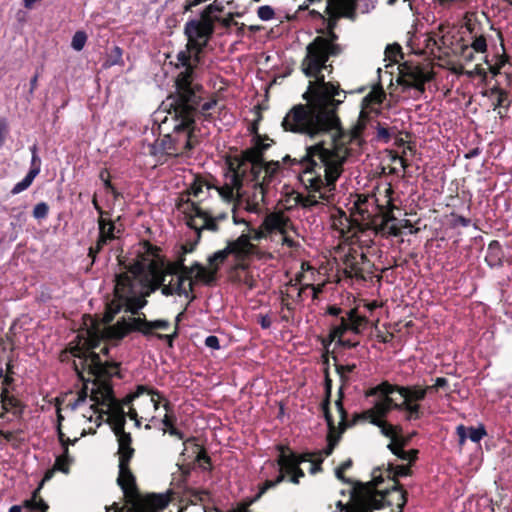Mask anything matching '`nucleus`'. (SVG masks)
Segmentation results:
<instances>
[{"mask_svg": "<svg viewBox=\"0 0 512 512\" xmlns=\"http://www.w3.org/2000/svg\"><path fill=\"white\" fill-rule=\"evenodd\" d=\"M70 353L79 359L78 362L74 361L73 366L77 376L83 381V388L75 401L68 406L74 410L85 402L88 396L87 383L91 382L90 399L93 401L91 409L98 414L97 427L101 426L104 415H107L105 422L111 426V429L125 427L127 412L115 397L111 382L113 376L120 377V364L114 361L103 362L100 355L93 349H84L80 345L72 347Z\"/></svg>", "mask_w": 512, "mask_h": 512, "instance_id": "1", "label": "nucleus"}, {"mask_svg": "<svg viewBox=\"0 0 512 512\" xmlns=\"http://www.w3.org/2000/svg\"><path fill=\"white\" fill-rule=\"evenodd\" d=\"M330 146L326 147L324 141L306 147V153L301 158H292L286 155L283 163L290 168L297 167L300 181L312 192H320L323 187L328 191L335 189V182L343 171V164L350 155L348 145L355 143L340 123L328 133Z\"/></svg>", "mask_w": 512, "mask_h": 512, "instance_id": "2", "label": "nucleus"}, {"mask_svg": "<svg viewBox=\"0 0 512 512\" xmlns=\"http://www.w3.org/2000/svg\"><path fill=\"white\" fill-rule=\"evenodd\" d=\"M339 85L328 82L324 89H317L310 104L293 106L281 123L284 131L308 135L315 138L326 134L339 124L336 106L342 101Z\"/></svg>", "mask_w": 512, "mask_h": 512, "instance_id": "3", "label": "nucleus"}, {"mask_svg": "<svg viewBox=\"0 0 512 512\" xmlns=\"http://www.w3.org/2000/svg\"><path fill=\"white\" fill-rule=\"evenodd\" d=\"M148 304L146 299L138 297L135 284V276H130L127 272L117 274L115 276V286L113 291V298L107 302L103 322L107 327L100 331L98 324L94 323L93 327L87 329V338L81 347L84 349H95L99 346L101 340L106 338L110 340L106 334V329L111 326L110 324L115 316L122 310L130 312L132 315H138L139 311Z\"/></svg>", "mask_w": 512, "mask_h": 512, "instance_id": "4", "label": "nucleus"}, {"mask_svg": "<svg viewBox=\"0 0 512 512\" xmlns=\"http://www.w3.org/2000/svg\"><path fill=\"white\" fill-rule=\"evenodd\" d=\"M169 114L173 115L175 125L172 135H166L161 140V147L169 156H183L193 149V131L195 125L196 108L194 104L186 100H166Z\"/></svg>", "mask_w": 512, "mask_h": 512, "instance_id": "5", "label": "nucleus"}, {"mask_svg": "<svg viewBox=\"0 0 512 512\" xmlns=\"http://www.w3.org/2000/svg\"><path fill=\"white\" fill-rule=\"evenodd\" d=\"M184 312H180L174 320L171 333H159L157 331H169L171 323L167 319L148 320L144 313L138 317H121L114 325L109 326L105 334L110 340L120 341L132 332L141 333L147 339L155 337L166 342L168 347L174 346V341L179 336L180 322Z\"/></svg>", "mask_w": 512, "mask_h": 512, "instance_id": "6", "label": "nucleus"}, {"mask_svg": "<svg viewBox=\"0 0 512 512\" xmlns=\"http://www.w3.org/2000/svg\"><path fill=\"white\" fill-rule=\"evenodd\" d=\"M384 483V475L382 468L377 467L372 472V480L367 483H357V487L367 497V501L371 506L396 507L397 512H403V508L407 503V492L400 484L399 480H394V484L390 487L381 488Z\"/></svg>", "mask_w": 512, "mask_h": 512, "instance_id": "7", "label": "nucleus"}, {"mask_svg": "<svg viewBox=\"0 0 512 512\" xmlns=\"http://www.w3.org/2000/svg\"><path fill=\"white\" fill-rule=\"evenodd\" d=\"M176 68H184L175 80L176 91L171 94L167 99L192 102L199 104L201 99L202 85L193 83V67L191 66V52L185 45V49L180 50L177 55Z\"/></svg>", "mask_w": 512, "mask_h": 512, "instance_id": "8", "label": "nucleus"}, {"mask_svg": "<svg viewBox=\"0 0 512 512\" xmlns=\"http://www.w3.org/2000/svg\"><path fill=\"white\" fill-rule=\"evenodd\" d=\"M177 209L183 212L187 226L196 231L198 239H200L203 230L218 232L219 222L228 219L227 212L214 215L210 211L204 210L198 202L189 198L184 199V197L178 202Z\"/></svg>", "mask_w": 512, "mask_h": 512, "instance_id": "9", "label": "nucleus"}, {"mask_svg": "<svg viewBox=\"0 0 512 512\" xmlns=\"http://www.w3.org/2000/svg\"><path fill=\"white\" fill-rule=\"evenodd\" d=\"M273 143L262 141L252 142V146L241 152L240 155L228 160V170H236L249 180L261 177L265 167V152Z\"/></svg>", "mask_w": 512, "mask_h": 512, "instance_id": "10", "label": "nucleus"}, {"mask_svg": "<svg viewBox=\"0 0 512 512\" xmlns=\"http://www.w3.org/2000/svg\"><path fill=\"white\" fill-rule=\"evenodd\" d=\"M332 217L333 227L340 232L345 241H349L350 244H359L360 248L370 247L372 240L362 239V237L368 233L371 223L361 222L353 214L347 215L342 209H337Z\"/></svg>", "mask_w": 512, "mask_h": 512, "instance_id": "11", "label": "nucleus"}, {"mask_svg": "<svg viewBox=\"0 0 512 512\" xmlns=\"http://www.w3.org/2000/svg\"><path fill=\"white\" fill-rule=\"evenodd\" d=\"M369 319L360 315L358 308H351L346 311V316H342L339 324L333 325L330 329V341H336L337 345L344 348H355L359 342H353L350 339H343L346 332L351 331L354 334H361L367 327Z\"/></svg>", "mask_w": 512, "mask_h": 512, "instance_id": "12", "label": "nucleus"}, {"mask_svg": "<svg viewBox=\"0 0 512 512\" xmlns=\"http://www.w3.org/2000/svg\"><path fill=\"white\" fill-rule=\"evenodd\" d=\"M338 39L334 30L327 31V37L317 36L306 47L309 68L318 69L321 63L329 61L331 56H338L342 48L336 43Z\"/></svg>", "mask_w": 512, "mask_h": 512, "instance_id": "13", "label": "nucleus"}, {"mask_svg": "<svg viewBox=\"0 0 512 512\" xmlns=\"http://www.w3.org/2000/svg\"><path fill=\"white\" fill-rule=\"evenodd\" d=\"M267 187L264 181H260V177L245 181L240 194H238V207H243L249 213H261V205L264 203Z\"/></svg>", "mask_w": 512, "mask_h": 512, "instance_id": "14", "label": "nucleus"}, {"mask_svg": "<svg viewBox=\"0 0 512 512\" xmlns=\"http://www.w3.org/2000/svg\"><path fill=\"white\" fill-rule=\"evenodd\" d=\"M227 182L220 186H212L213 189H216L223 200L228 203H233L232 207V219L234 224L238 225L240 223H246L244 218H240L237 215L238 210V194H240L241 189L243 188L245 181L248 179L241 175L236 170H229L226 174Z\"/></svg>", "mask_w": 512, "mask_h": 512, "instance_id": "15", "label": "nucleus"}, {"mask_svg": "<svg viewBox=\"0 0 512 512\" xmlns=\"http://www.w3.org/2000/svg\"><path fill=\"white\" fill-rule=\"evenodd\" d=\"M343 263L345 265L346 275L357 279H365L364 274L372 273L374 268V264L369 260L367 255L354 247L349 248Z\"/></svg>", "mask_w": 512, "mask_h": 512, "instance_id": "16", "label": "nucleus"}, {"mask_svg": "<svg viewBox=\"0 0 512 512\" xmlns=\"http://www.w3.org/2000/svg\"><path fill=\"white\" fill-rule=\"evenodd\" d=\"M433 78L432 71H426L420 65L405 63L400 70L398 82L400 85L415 88L420 92L425 91V84Z\"/></svg>", "mask_w": 512, "mask_h": 512, "instance_id": "17", "label": "nucleus"}, {"mask_svg": "<svg viewBox=\"0 0 512 512\" xmlns=\"http://www.w3.org/2000/svg\"><path fill=\"white\" fill-rule=\"evenodd\" d=\"M227 248L236 260L235 269H246L245 261L253 256L260 258L259 247L248 241L247 235L242 233L237 239L227 241Z\"/></svg>", "mask_w": 512, "mask_h": 512, "instance_id": "18", "label": "nucleus"}, {"mask_svg": "<svg viewBox=\"0 0 512 512\" xmlns=\"http://www.w3.org/2000/svg\"><path fill=\"white\" fill-rule=\"evenodd\" d=\"M98 238L96 240L95 245L90 246L88 250V257L92 259V264L95 262L97 255L102 251L104 246H106L112 240L117 239L118 234L121 232L119 228L116 227V222L113 221L110 216L98 217Z\"/></svg>", "mask_w": 512, "mask_h": 512, "instance_id": "19", "label": "nucleus"}, {"mask_svg": "<svg viewBox=\"0 0 512 512\" xmlns=\"http://www.w3.org/2000/svg\"><path fill=\"white\" fill-rule=\"evenodd\" d=\"M328 61H324L321 63L318 69H310L309 64H307V54L301 61V71L306 77L314 78V82H310L309 89L303 94V99L307 101L306 104H310V101L314 99V93L317 89H324L328 82L325 81V76L322 73L323 70L329 69V72L333 70V66L331 64H327Z\"/></svg>", "mask_w": 512, "mask_h": 512, "instance_id": "20", "label": "nucleus"}, {"mask_svg": "<svg viewBox=\"0 0 512 512\" xmlns=\"http://www.w3.org/2000/svg\"><path fill=\"white\" fill-rule=\"evenodd\" d=\"M380 209V213L376 215V218L373 221H370L371 228H369L368 232L373 235L381 234L382 236H400L402 231L400 227L396 224H390L396 220L392 208L383 210L382 207L377 206Z\"/></svg>", "mask_w": 512, "mask_h": 512, "instance_id": "21", "label": "nucleus"}, {"mask_svg": "<svg viewBox=\"0 0 512 512\" xmlns=\"http://www.w3.org/2000/svg\"><path fill=\"white\" fill-rule=\"evenodd\" d=\"M163 408L166 411L164 417L161 420V423L163 425V434H169L170 436H173L179 440H183L184 444L188 442H194L196 440L195 437H190L185 440L184 432L177 428L176 423L178 419L173 411V406L169 400H165V403H163Z\"/></svg>", "mask_w": 512, "mask_h": 512, "instance_id": "22", "label": "nucleus"}, {"mask_svg": "<svg viewBox=\"0 0 512 512\" xmlns=\"http://www.w3.org/2000/svg\"><path fill=\"white\" fill-rule=\"evenodd\" d=\"M117 484L122 489L126 502L129 505L133 500H135L136 496H139L140 491L136 484V478L130 467H119Z\"/></svg>", "mask_w": 512, "mask_h": 512, "instance_id": "23", "label": "nucleus"}, {"mask_svg": "<svg viewBox=\"0 0 512 512\" xmlns=\"http://www.w3.org/2000/svg\"><path fill=\"white\" fill-rule=\"evenodd\" d=\"M412 438L411 436H403L402 433L394 439V441H391L387 448L399 459L406 460L411 465L414 463L418 458L419 451L417 449H411L409 451H405L404 448L410 443Z\"/></svg>", "mask_w": 512, "mask_h": 512, "instance_id": "24", "label": "nucleus"}, {"mask_svg": "<svg viewBox=\"0 0 512 512\" xmlns=\"http://www.w3.org/2000/svg\"><path fill=\"white\" fill-rule=\"evenodd\" d=\"M483 95L488 97H495L496 99L493 102L494 110L497 108L499 109L498 114L500 118L506 116L511 105L508 91L502 89L499 85H495L489 90H486Z\"/></svg>", "mask_w": 512, "mask_h": 512, "instance_id": "25", "label": "nucleus"}, {"mask_svg": "<svg viewBox=\"0 0 512 512\" xmlns=\"http://www.w3.org/2000/svg\"><path fill=\"white\" fill-rule=\"evenodd\" d=\"M214 31L200 24L196 19L186 22L184 26V34L187 40L194 41H210L214 35Z\"/></svg>", "mask_w": 512, "mask_h": 512, "instance_id": "26", "label": "nucleus"}, {"mask_svg": "<svg viewBox=\"0 0 512 512\" xmlns=\"http://www.w3.org/2000/svg\"><path fill=\"white\" fill-rule=\"evenodd\" d=\"M0 407L5 410V412H10L15 417H21L24 412L25 405L19 398L13 395L12 392H9L6 389H1Z\"/></svg>", "mask_w": 512, "mask_h": 512, "instance_id": "27", "label": "nucleus"}, {"mask_svg": "<svg viewBox=\"0 0 512 512\" xmlns=\"http://www.w3.org/2000/svg\"><path fill=\"white\" fill-rule=\"evenodd\" d=\"M279 455L277 458V464L280 467V472L291 473L298 465L300 461L297 458V453L292 451L288 446H278Z\"/></svg>", "mask_w": 512, "mask_h": 512, "instance_id": "28", "label": "nucleus"}, {"mask_svg": "<svg viewBox=\"0 0 512 512\" xmlns=\"http://www.w3.org/2000/svg\"><path fill=\"white\" fill-rule=\"evenodd\" d=\"M456 433L458 435V444L460 447L465 444L468 437L472 442L478 443L487 435V431L482 424L478 427L469 428L460 424L456 427Z\"/></svg>", "mask_w": 512, "mask_h": 512, "instance_id": "29", "label": "nucleus"}, {"mask_svg": "<svg viewBox=\"0 0 512 512\" xmlns=\"http://www.w3.org/2000/svg\"><path fill=\"white\" fill-rule=\"evenodd\" d=\"M357 0H327L326 10L339 14L344 18L354 19Z\"/></svg>", "mask_w": 512, "mask_h": 512, "instance_id": "30", "label": "nucleus"}, {"mask_svg": "<svg viewBox=\"0 0 512 512\" xmlns=\"http://www.w3.org/2000/svg\"><path fill=\"white\" fill-rule=\"evenodd\" d=\"M485 262L490 268H501L504 265V251L498 240H492L485 255Z\"/></svg>", "mask_w": 512, "mask_h": 512, "instance_id": "31", "label": "nucleus"}, {"mask_svg": "<svg viewBox=\"0 0 512 512\" xmlns=\"http://www.w3.org/2000/svg\"><path fill=\"white\" fill-rule=\"evenodd\" d=\"M261 224L262 228L265 229L268 234L274 231L284 233L289 224V219L282 213H270L264 218Z\"/></svg>", "mask_w": 512, "mask_h": 512, "instance_id": "32", "label": "nucleus"}, {"mask_svg": "<svg viewBox=\"0 0 512 512\" xmlns=\"http://www.w3.org/2000/svg\"><path fill=\"white\" fill-rule=\"evenodd\" d=\"M428 392L429 388H423L421 385H399L398 388V394L403 399L402 401H412L416 403L423 401Z\"/></svg>", "mask_w": 512, "mask_h": 512, "instance_id": "33", "label": "nucleus"}, {"mask_svg": "<svg viewBox=\"0 0 512 512\" xmlns=\"http://www.w3.org/2000/svg\"><path fill=\"white\" fill-rule=\"evenodd\" d=\"M189 268H192V278L194 284L196 282H202L206 285H211L216 281L217 272L210 266L209 268H206L199 262H195L189 266Z\"/></svg>", "mask_w": 512, "mask_h": 512, "instance_id": "34", "label": "nucleus"}, {"mask_svg": "<svg viewBox=\"0 0 512 512\" xmlns=\"http://www.w3.org/2000/svg\"><path fill=\"white\" fill-rule=\"evenodd\" d=\"M204 188H206V190L209 191L210 189H212V185L208 184L202 177L195 176L189 188L180 194L176 202V205L178 204L182 197H184V199L189 198L191 200V196L198 199L196 202L200 204V202L202 201L201 194L204 192Z\"/></svg>", "mask_w": 512, "mask_h": 512, "instance_id": "35", "label": "nucleus"}, {"mask_svg": "<svg viewBox=\"0 0 512 512\" xmlns=\"http://www.w3.org/2000/svg\"><path fill=\"white\" fill-rule=\"evenodd\" d=\"M165 277H179L182 274L192 275V268L185 265V256L181 255L176 261H166L163 259Z\"/></svg>", "mask_w": 512, "mask_h": 512, "instance_id": "36", "label": "nucleus"}, {"mask_svg": "<svg viewBox=\"0 0 512 512\" xmlns=\"http://www.w3.org/2000/svg\"><path fill=\"white\" fill-rule=\"evenodd\" d=\"M399 385L392 384L387 380L365 391V397H379L380 399L393 398V393H398Z\"/></svg>", "mask_w": 512, "mask_h": 512, "instance_id": "37", "label": "nucleus"}, {"mask_svg": "<svg viewBox=\"0 0 512 512\" xmlns=\"http://www.w3.org/2000/svg\"><path fill=\"white\" fill-rule=\"evenodd\" d=\"M324 399L321 403V409L324 414L326 423L331 424V418H333L330 411L331 396H332V379L329 374V367L324 369Z\"/></svg>", "mask_w": 512, "mask_h": 512, "instance_id": "38", "label": "nucleus"}, {"mask_svg": "<svg viewBox=\"0 0 512 512\" xmlns=\"http://www.w3.org/2000/svg\"><path fill=\"white\" fill-rule=\"evenodd\" d=\"M145 280H150L154 283H159L162 286H165V274L163 267V259L158 260H150L147 264V271L144 277Z\"/></svg>", "mask_w": 512, "mask_h": 512, "instance_id": "39", "label": "nucleus"}, {"mask_svg": "<svg viewBox=\"0 0 512 512\" xmlns=\"http://www.w3.org/2000/svg\"><path fill=\"white\" fill-rule=\"evenodd\" d=\"M352 498L353 506L350 512H373L374 510H379V506H371L369 504L367 497H364L357 485L352 490Z\"/></svg>", "mask_w": 512, "mask_h": 512, "instance_id": "40", "label": "nucleus"}, {"mask_svg": "<svg viewBox=\"0 0 512 512\" xmlns=\"http://www.w3.org/2000/svg\"><path fill=\"white\" fill-rule=\"evenodd\" d=\"M397 411L404 412L407 421L419 420L423 416L421 404L412 401L398 402Z\"/></svg>", "mask_w": 512, "mask_h": 512, "instance_id": "41", "label": "nucleus"}, {"mask_svg": "<svg viewBox=\"0 0 512 512\" xmlns=\"http://www.w3.org/2000/svg\"><path fill=\"white\" fill-rule=\"evenodd\" d=\"M328 433H327V446L319 453L321 456L324 454L325 456H330L335 447L338 445L341 440L342 434L339 433L336 429L334 418H331V424L327 423Z\"/></svg>", "mask_w": 512, "mask_h": 512, "instance_id": "42", "label": "nucleus"}, {"mask_svg": "<svg viewBox=\"0 0 512 512\" xmlns=\"http://www.w3.org/2000/svg\"><path fill=\"white\" fill-rule=\"evenodd\" d=\"M368 198L364 195L358 196V199L354 202L352 213L354 216L357 214L360 216L361 222H370L376 218V215H372L368 210Z\"/></svg>", "mask_w": 512, "mask_h": 512, "instance_id": "43", "label": "nucleus"}, {"mask_svg": "<svg viewBox=\"0 0 512 512\" xmlns=\"http://www.w3.org/2000/svg\"><path fill=\"white\" fill-rule=\"evenodd\" d=\"M190 279H193L192 275L182 274V276L176 277L175 283H173V280H171L168 284L163 286L162 295L169 297L184 293V289L186 288L184 283L186 281L190 282Z\"/></svg>", "mask_w": 512, "mask_h": 512, "instance_id": "44", "label": "nucleus"}, {"mask_svg": "<svg viewBox=\"0 0 512 512\" xmlns=\"http://www.w3.org/2000/svg\"><path fill=\"white\" fill-rule=\"evenodd\" d=\"M386 98V93L380 83L372 88V90L363 98V108H372L374 105H381Z\"/></svg>", "mask_w": 512, "mask_h": 512, "instance_id": "45", "label": "nucleus"}, {"mask_svg": "<svg viewBox=\"0 0 512 512\" xmlns=\"http://www.w3.org/2000/svg\"><path fill=\"white\" fill-rule=\"evenodd\" d=\"M40 489L41 485L35 489L32 493L30 499H26L23 502V507L30 511H39L43 512L44 510H48V504L40 497Z\"/></svg>", "mask_w": 512, "mask_h": 512, "instance_id": "46", "label": "nucleus"}, {"mask_svg": "<svg viewBox=\"0 0 512 512\" xmlns=\"http://www.w3.org/2000/svg\"><path fill=\"white\" fill-rule=\"evenodd\" d=\"M398 402L394 398L379 399L373 405L378 417L385 420L388 414L395 410L397 411Z\"/></svg>", "mask_w": 512, "mask_h": 512, "instance_id": "47", "label": "nucleus"}, {"mask_svg": "<svg viewBox=\"0 0 512 512\" xmlns=\"http://www.w3.org/2000/svg\"><path fill=\"white\" fill-rule=\"evenodd\" d=\"M470 47L478 53H484L487 50V41L484 35L475 36L471 45H463L462 46V55L466 58V60L471 61L473 59L472 52H469Z\"/></svg>", "mask_w": 512, "mask_h": 512, "instance_id": "48", "label": "nucleus"}, {"mask_svg": "<svg viewBox=\"0 0 512 512\" xmlns=\"http://www.w3.org/2000/svg\"><path fill=\"white\" fill-rule=\"evenodd\" d=\"M292 288L296 291V296H294L292 293L288 291L281 293V307L282 309H286L290 313H293L295 310L293 302L302 301V293L304 291V288H298L296 287V285H292Z\"/></svg>", "mask_w": 512, "mask_h": 512, "instance_id": "49", "label": "nucleus"}, {"mask_svg": "<svg viewBox=\"0 0 512 512\" xmlns=\"http://www.w3.org/2000/svg\"><path fill=\"white\" fill-rule=\"evenodd\" d=\"M385 473L387 474L388 480L394 484V480H398V477L410 476L412 470L410 465H394L389 463L388 467L385 469Z\"/></svg>", "mask_w": 512, "mask_h": 512, "instance_id": "50", "label": "nucleus"}, {"mask_svg": "<svg viewBox=\"0 0 512 512\" xmlns=\"http://www.w3.org/2000/svg\"><path fill=\"white\" fill-rule=\"evenodd\" d=\"M144 393H152V394H156V392H153L151 389H150V386H147V385H137L136 386V389L134 392H131L129 394H127L124 398H122L121 400H119V403L121 404V406L124 408L125 406H127L128 408L130 406H133L132 405V402L140 397L141 395H144Z\"/></svg>", "mask_w": 512, "mask_h": 512, "instance_id": "51", "label": "nucleus"}, {"mask_svg": "<svg viewBox=\"0 0 512 512\" xmlns=\"http://www.w3.org/2000/svg\"><path fill=\"white\" fill-rule=\"evenodd\" d=\"M377 427L380 429L381 434L389 438L391 441H394V439L402 433V427L400 425H393L383 419Z\"/></svg>", "mask_w": 512, "mask_h": 512, "instance_id": "52", "label": "nucleus"}, {"mask_svg": "<svg viewBox=\"0 0 512 512\" xmlns=\"http://www.w3.org/2000/svg\"><path fill=\"white\" fill-rule=\"evenodd\" d=\"M335 406L340 417V421L338 426H336V429L339 433H344L349 427L354 425L353 419L351 421L348 420V412L344 408L343 402L335 401Z\"/></svg>", "mask_w": 512, "mask_h": 512, "instance_id": "53", "label": "nucleus"}, {"mask_svg": "<svg viewBox=\"0 0 512 512\" xmlns=\"http://www.w3.org/2000/svg\"><path fill=\"white\" fill-rule=\"evenodd\" d=\"M229 255H231V253L226 246L224 249L218 250L209 256L207 259L208 264L218 273L220 266L227 260Z\"/></svg>", "mask_w": 512, "mask_h": 512, "instance_id": "54", "label": "nucleus"}, {"mask_svg": "<svg viewBox=\"0 0 512 512\" xmlns=\"http://www.w3.org/2000/svg\"><path fill=\"white\" fill-rule=\"evenodd\" d=\"M113 433L117 437L118 450L134 449L132 447V436L131 433L125 431V427L112 429Z\"/></svg>", "mask_w": 512, "mask_h": 512, "instance_id": "55", "label": "nucleus"}, {"mask_svg": "<svg viewBox=\"0 0 512 512\" xmlns=\"http://www.w3.org/2000/svg\"><path fill=\"white\" fill-rule=\"evenodd\" d=\"M382 419H380L375 411V409L373 407L367 409V410H364L363 412L361 413H356L354 414L353 416V423L354 425L358 422V421H367L369 422L370 424L372 425H379V423L381 422Z\"/></svg>", "mask_w": 512, "mask_h": 512, "instance_id": "56", "label": "nucleus"}, {"mask_svg": "<svg viewBox=\"0 0 512 512\" xmlns=\"http://www.w3.org/2000/svg\"><path fill=\"white\" fill-rule=\"evenodd\" d=\"M37 176V169H30L24 179L17 184L11 190L12 195H16L21 193L22 191L28 189L33 183L34 179Z\"/></svg>", "mask_w": 512, "mask_h": 512, "instance_id": "57", "label": "nucleus"}, {"mask_svg": "<svg viewBox=\"0 0 512 512\" xmlns=\"http://www.w3.org/2000/svg\"><path fill=\"white\" fill-rule=\"evenodd\" d=\"M195 446L198 448V453L196 456V462L199 464L200 468L204 471H211L212 470V462L211 458L208 455L206 449L203 446H200L198 444H195Z\"/></svg>", "mask_w": 512, "mask_h": 512, "instance_id": "58", "label": "nucleus"}, {"mask_svg": "<svg viewBox=\"0 0 512 512\" xmlns=\"http://www.w3.org/2000/svg\"><path fill=\"white\" fill-rule=\"evenodd\" d=\"M279 162L278 161H265V167L263 169L264 175L260 177V181H264V184L267 186L270 184L271 179L279 169Z\"/></svg>", "mask_w": 512, "mask_h": 512, "instance_id": "59", "label": "nucleus"}, {"mask_svg": "<svg viewBox=\"0 0 512 512\" xmlns=\"http://www.w3.org/2000/svg\"><path fill=\"white\" fill-rule=\"evenodd\" d=\"M244 224L248 228V232L245 234L247 235L249 242L253 243V241H260L269 235L266 230L262 228V224L259 226V228H253L248 221H246Z\"/></svg>", "mask_w": 512, "mask_h": 512, "instance_id": "60", "label": "nucleus"}, {"mask_svg": "<svg viewBox=\"0 0 512 512\" xmlns=\"http://www.w3.org/2000/svg\"><path fill=\"white\" fill-rule=\"evenodd\" d=\"M70 462L71 459L69 457V449L68 447H65V449L63 450V454L56 458L54 469L67 474L69 472Z\"/></svg>", "mask_w": 512, "mask_h": 512, "instance_id": "61", "label": "nucleus"}, {"mask_svg": "<svg viewBox=\"0 0 512 512\" xmlns=\"http://www.w3.org/2000/svg\"><path fill=\"white\" fill-rule=\"evenodd\" d=\"M261 119H262V116H261V114H259L258 118L249 127V132L253 135L252 142L270 141V143H274V140L271 139L268 135H261L259 133V121Z\"/></svg>", "mask_w": 512, "mask_h": 512, "instance_id": "62", "label": "nucleus"}, {"mask_svg": "<svg viewBox=\"0 0 512 512\" xmlns=\"http://www.w3.org/2000/svg\"><path fill=\"white\" fill-rule=\"evenodd\" d=\"M216 17L217 15L207 12V8H204L200 13V19H196V21L215 32Z\"/></svg>", "mask_w": 512, "mask_h": 512, "instance_id": "63", "label": "nucleus"}, {"mask_svg": "<svg viewBox=\"0 0 512 512\" xmlns=\"http://www.w3.org/2000/svg\"><path fill=\"white\" fill-rule=\"evenodd\" d=\"M143 254L147 257H151V260L164 259V257L161 256L160 247L150 243L149 241L143 242Z\"/></svg>", "mask_w": 512, "mask_h": 512, "instance_id": "64", "label": "nucleus"}]
</instances>
